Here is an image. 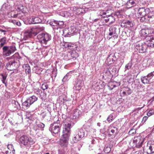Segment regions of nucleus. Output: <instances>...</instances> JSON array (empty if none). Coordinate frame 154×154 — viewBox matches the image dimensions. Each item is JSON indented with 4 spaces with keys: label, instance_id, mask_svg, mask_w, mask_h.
I'll return each mask as SVG.
<instances>
[{
    "label": "nucleus",
    "instance_id": "36",
    "mask_svg": "<svg viewBox=\"0 0 154 154\" xmlns=\"http://www.w3.org/2000/svg\"><path fill=\"white\" fill-rule=\"evenodd\" d=\"M82 139L76 134H75L73 137L72 141L74 143H76Z\"/></svg>",
    "mask_w": 154,
    "mask_h": 154
},
{
    "label": "nucleus",
    "instance_id": "1",
    "mask_svg": "<svg viewBox=\"0 0 154 154\" xmlns=\"http://www.w3.org/2000/svg\"><path fill=\"white\" fill-rule=\"evenodd\" d=\"M145 40L146 43H137L136 44L135 48L140 53H143L147 52L148 48L154 47V36L151 35L146 37Z\"/></svg>",
    "mask_w": 154,
    "mask_h": 154
},
{
    "label": "nucleus",
    "instance_id": "23",
    "mask_svg": "<svg viewBox=\"0 0 154 154\" xmlns=\"http://www.w3.org/2000/svg\"><path fill=\"white\" fill-rule=\"evenodd\" d=\"M75 134H76L81 139L85 136H86L87 134H85L84 130L82 128L78 129L76 130Z\"/></svg>",
    "mask_w": 154,
    "mask_h": 154
},
{
    "label": "nucleus",
    "instance_id": "27",
    "mask_svg": "<svg viewBox=\"0 0 154 154\" xmlns=\"http://www.w3.org/2000/svg\"><path fill=\"white\" fill-rule=\"evenodd\" d=\"M108 130L109 133L111 132V133L112 134L111 135H112L117 133L118 128L113 126V124H111L109 127Z\"/></svg>",
    "mask_w": 154,
    "mask_h": 154
},
{
    "label": "nucleus",
    "instance_id": "28",
    "mask_svg": "<svg viewBox=\"0 0 154 154\" xmlns=\"http://www.w3.org/2000/svg\"><path fill=\"white\" fill-rule=\"evenodd\" d=\"M108 69L113 76L114 75H116L117 74L118 72L117 69L114 66L110 67Z\"/></svg>",
    "mask_w": 154,
    "mask_h": 154
},
{
    "label": "nucleus",
    "instance_id": "46",
    "mask_svg": "<svg viewBox=\"0 0 154 154\" xmlns=\"http://www.w3.org/2000/svg\"><path fill=\"white\" fill-rule=\"evenodd\" d=\"M108 86L109 87V89L112 90L114 88L116 87V86L113 84V83L110 82L108 84Z\"/></svg>",
    "mask_w": 154,
    "mask_h": 154
},
{
    "label": "nucleus",
    "instance_id": "52",
    "mask_svg": "<svg viewBox=\"0 0 154 154\" xmlns=\"http://www.w3.org/2000/svg\"><path fill=\"white\" fill-rule=\"evenodd\" d=\"M50 113H48L45 114V116H46L45 119L48 121H50L51 119Z\"/></svg>",
    "mask_w": 154,
    "mask_h": 154
},
{
    "label": "nucleus",
    "instance_id": "14",
    "mask_svg": "<svg viewBox=\"0 0 154 154\" xmlns=\"http://www.w3.org/2000/svg\"><path fill=\"white\" fill-rule=\"evenodd\" d=\"M62 139L60 140V144L63 147H66L68 144L69 136L66 135H62Z\"/></svg>",
    "mask_w": 154,
    "mask_h": 154
},
{
    "label": "nucleus",
    "instance_id": "2",
    "mask_svg": "<svg viewBox=\"0 0 154 154\" xmlns=\"http://www.w3.org/2000/svg\"><path fill=\"white\" fill-rule=\"evenodd\" d=\"M27 11V8L22 5H20L17 6V9L15 10L8 12V16L9 17L17 18L20 19L24 15V14Z\"/></svg>",
    "mask_w": 154,
    "mask_h": 154
},
{
    "label": "nucleus",
    "instance_id": "53",
    "mask_svg": "<svg viewBox=\"0 0 154 154\" xmlns=\"http://www.w3.org/2000/svg\"><path fill=\"white\" fill-rule=\"evenodd\" d=\"M65 99L62 96H60L59 97V100L60 101V103H63L65 102Z\"/></svg>",
    "mask_w": 154,
    "mask_h": 154
},
{
    "label": "nucleus",
    "instance_id": "17",
    "mask_svg": "<svg viewBox=\"0 0 154 154\" xmlns=\"http://www.w3.org/2000/svg\"><path fill=\"white\" fill-rule=\"evenodd\" d=\"M150 11V10L148 8H139L137 13L139 16H144L148 15L147 14H149Z\"/></svg>",
    "mask_w": 154,
    "mask_h": 154
},
{
    "label": "nucleus",
    "instance_id": "47",
    "mask_svg": "<svg viewBox=\"0 0 154 154\" xmlns=\"http://www.w3.org/2000/svg\"><path fill=\"white\" fill-rule=\"evenodd\" d=\"M114 119L112 115H109L107 119V121L109 123L111 122Z\"/></svg>",
    "mask_w": 154,
    "mask_h": 154
},
{
    "label": "nucleus",
    "instance_id": "22",
    "mask_svg": "<svg viewBox=\"0 0 154 154\" xmlns=\"http://www.w3.org/2000/svg\"><path fill=\"white\" fill-rule=\"evenodd\" d=\"M37 33L34 32L32 30L31 31L26 32L24 35V39L26 40L29 38L32 37L33 35H35Z\"/></svg>",
    "mask_w": 154,
    "mask_h": 154
},
{
    "label": "nucleus",
    "instance_id": "32",
    "mask_svg": "<svg viewBox=\"0 0 154 154\" xmlns=\"http://www.w3.org/2000/svg\"><path fill=\"white\" fill-rule=\"evenodd\" d=\"M7 43V38L5 37H4L0 39V50L4 45Z\"/></svg>",
    "mask_w": 154,
    "mask_h": 154
},
{
    "label": "nucleus",
    "instance_id": "60",
    "mask_svg": "<svg viewBox=\"0 0 154 154\" xmlns=\"http://www.w3.org/2000/svg\"><path fill=\"white\" fill-rule=\"evenodd\" d=\"M106 14V13L105 12H100V15L102 17V18H103V16H105L104 15Z\"/></svg>",
    "mask_w": 154,
    "mask_h": 154
},
{
    "label": "nucleus",
    "instance_id": "64",
    "mask_svg": "<svg viewBox=\"0 0 154 154\" xmlns=\"http://www.w3.org/2000/svg\"><path fill=\"white\" fill-rule=\"evenodd\" d=\"M136 154H144V153L143 152L141 151H140L138 152H136Z\"/></svg>",
    "mask_w": 154,
    "mask_h": 154
},
{
    "label": "nucleus",
    "instance_id": "16",
    "mask_svg": "<svg viewBox=\"0 0 154 154\" xmlns=\"http://www.w3.org/2000/svg\"><path fill=\"white\" fill-rule=\"evenodd\" d=\"M73 11L74 13L77 15L84 14L86 12V10L84 8L76 7H73Z\"/></svg>",
    "mask_w": 154,
    "mask_h": 154
},
{
    "label": "nucleus",
    "instance_id": "54",
    "mask_svg": "<svg viewBox=\"0 0 154 154\" xmlns=\"http://www.w3.org/2000/svg\"><path fill=\"white\" fill-rule=\"evenodd\" d=\"M42 88L43 90H45L48 88V85L46 83H44L42 85Z\"/></svg>",
    "mask_w": 154,
    "mask_h": 154
},
{
    "label": "nucleus",
    "instance_id": "20",
    "mask_svg": "<svg viewBox=\"0 0 154 154\" xmlns=\"http://www.w3.org/2000/svg\"><path fill=\"white\" fill-rule=\"evenodd\" d=\"M83 84L82 80L77 79L73 87L74 89L76 90H80L83 86Z\"/></svg>",
    "mask_w": 154,
    "mask_h": 154
},
{
    "label": "nucleus",
    "instance_id": "62",
    "mask_svg": "<svg viewBox=\"0 0 154 154\" xmlns=\"http://www.w3.org/2000/svg\"><path fill=\"white\" fill-rule=\"evenodd\" d=\"M16 25L18 26H20L21 25V23L20 21H17Z\"/></svg>",
    "mask_w": 154,
    "mask_h": 154
},
{
    "label": "nucleus",
    "instance_id": "63",
    "mask_svg": "<svg viewBox=\"0 0 154 154\" xmlns=\"http://www.w3.org/2000/svg\"><path fill=\"white\" fill-rule=\"evenodd\" d=\"M149 111L150 112V113H151V114L152 115L154 114V110L152 109L150 110Z\"/></svg>",
    "mask_w": 154,
    "mask_h": 154
},
{
    "label": "nucleus",
    "instance_id": "30",
    "mask_svg": "<svg viewBox=\"0 0 154 154\" xmlns=\"http://www.w3.org/2000/svg\"><path fill=\"white\" fill-rule=\"evenodd\" d=\"M11 105L13 109L14 110H16L20 108V105L19 103L14 100L12 101Z\"/></svg>",
    "mask_w": 154,
    "mask_h": 154
},
{
    "label": "nucleus",
    "instance_id": "31",
    "mask_svg": "<svg viewBox=\"0 0 154 154\" xmlns=\"http://www.w3.org/2000/svg\"><path fill=\"white\" fill-rule=\"evenodd\" d=\"M23 68L25 70L26 73L29 74L31 73V68L28 64H24Z\"/></svg>",
    "mask_w": 154,
    "mask_h": 154
},
{
    "label": "nucleus",
    "instance_id": "24",
    "mask_svg": "<svg viewBox=\"0 0 154 154\" xmlns=\"http://www.w3.org/2000/svg\"><path fill=\"white\" fill-rule=\"evenodd\" d=\"M141 81L144 84H151L152 82V80H150L147 75L145 76H142L141 77Z\"/></svg>",
    "mask_w": 154,
    "mask_h": 154
},
{
    "label": "nucleus",
    "instance_id": "44",
    "mask_svg": "<svg viewBox=\"0 0 154 154\" xmlns=\"http://www.w3.org/2000/svg\"><path fill=\"white\" fill-rule=\"evenodd\" d=\"M7 75L5 73L1 74V76L2 77V81L3 83H5V81L7 77Z\"/></svg>",
    "mask_w": 154,
    "mask_h": 154
},
{
    "label": "nucleus",
    "instance_id": "12",
    "mask_svg": "<svg viewBox=\"0 0 154 154\" xmlns=\"http://www.w3.org/2000/svg\"><path fill=\"white\" fill-rule=\"evenodd\" d=\"M72 127L70 123H67L64 125L63 132V135H66L70 136V129Z\"/></svg>",
    "mask_w": 154,
    "mask_h": 154
},
{
    "label": "nucleus",
    "instance_id": "55",
    "mask_svg": "<svg viewBox=\"0 0 154 154\" xmlns=\"http://www.w3.org/2000/svg\"><path fill=\"white\" fill-rule=\"evenodd\" d=\"M4 123L2 120H0V129H2L4 128Z\"/></svg>",
    "mask_w": 154,
    "mask_h": 154
},
{
    "label": "nucleus",
    "instance_id": "26",
    "mask_svg": "<svg viewBox=\"0 0 154 154\" xmlns=\"http://www.w3.org/2000/svg\"><path fill=\"white\" fill-rule=\"evenodd\" d=\"M135 0H129L128 1L126 4L127 8H129L135 6L137 4V3L135 1Z\"/></svg>",
    "mask_w": 154,
    "mask_h": 154
},
{
    "label": "nucleus",
    "instance_id": "57",
    "mask_svg": "<svg viewBox=\"0 0 154 154\" xmlns=\"http://www.w3.org/2000/svg\"><path fill=\"white\" fill-rule=\"evenodd\" d=\"M148 118V117L147 116H144L143 118V120L142 121V123L143 124L147 120Z\"/></svg>",
    "mask_w": 154,
    "mask_h": 154
},
{
    "label": "nucleus",
    "instance_id": "5",
    "mask_svg": "<svg viewBox=\"0 0 154 154\" xmlns=\"http://www.w3.org/2000/svg\"><path fill=\"white\" fill-rule=\"evenodd\" d=\"M37 99V97L34 95L29 97L22 103V108L25 110L27 109Z\"/></svg>",
    "mask_w": 154,
    "mask_h": 154
},
{
    "label": "nucleus",
    "instance_id": "29",
    "mask_svg": "<svg viewBox=\"0 0 154 154\" xmlns=\"http://www.w3.org/2000/svg\"><path fill=\"white\" fill-rule=\"evenodd\" d=\"M21 58V57L20 56L18 52L16 53L13 55L11 57H8L7 58V59L9 60L10 59H15L17 60Z\"/></svg>",
    "mask_w": 154,
    "mask_h": 154
},
{
    "label": "nucleus",
    "instance_id": "50",
    "mask_svg": "<svg viewBox=\"0 0 154 154\" xmlns=\"http://www.w3.org/2000/svg\"><path fill=\"white\" fill-rule=\"evenodd\" d=\"M111 150L110 147L107 146L104 147V151L106 153H108L110 152Z\"/></svg>",
    "mask_w": 154,
    "mask_h": 154
},
{
    "label": "nucleus",
    "instance_id": "3",
    "mask_svg": "<svg viewBox=\"0 0 154 154\" xmlns=\"http://www.w3.org/2000/svg\"><path fill=\"white\" fill-rule=\"evenodd\" d=\"M16 50V46L14 45L5 46L2 48V55L3 57L9 56L14 53Z\"/></svg>",
    "mask_w": 154,
    "mask_h": 154
},
{
    "label": "nucleus",
    "instance_id": "41",
    "mask_svg": "<svg viewBox=\"0 0 154 154\" xmlns=\"http://www.w3.org/2000/svg\"><path fill=\"white\" fill-rule=\"evenodd\" d=\"M140 21L141 22H143L144 21H146L148 20V15H146L144 16H140Z\"/></svg>",
    "mask_w": 154,
    "mask_h": 154
},
{
    "label": "nucleus",
    "instance_id": "13",
    "mask_svg": "<svg viewBox=\"0 0 154 154\" xmlns=\"http://www.w3.org/2000/svg\"><path fill=\"white\" fill-rule=\"evenodd\" d=\"M75 28L74 27H70V28H65L63 30V35L65 37H69L70 35L75 32Z\"/></svg>",
    "mask_w": 154,
    "mask_h": 154
},
{
    "label": "nucleus",
    "instance_id": "40",
    "mask_svg": "<svg viewBox=\"0 0 154 154\" xmlns=\"http://www.w3.org/2000/svg\"><path fill=\"white\" fill-rule=\"evenodd\" d=\"M148 20L151 22L154 21V14H153L152 13H150L148 15Z\"/></svg>",
    "mask_w": 154,
    "mask_h": 154
},
{
    "label": "nucleus",
    "instance_id": "49",
    "mask_svg": "<svg viewBox=\"0 0 154 154\" xmlns=\"http://www.w3.org/2000/svg\"><path fill=\"white\" fill-rule=\"evenodd\" d=\"M147 75L150 80H152V78L154 76V71L149 73Z\"/></svg>",
    "mask_w": 154,
    "mask_h": 154
},
{
    "label": "nucleus",
    "instance_id": "58",
    "mask_svg": "<svg viewBox=\"0 0 154 154\" xmlns=\"http://www.w3.org/2000/svg\"><path fill=\"white\" fill-rule=\"evenodd\" d=\"M64 24V22L63 21H57V25L62 26Z\"/></svg>",
    "mask_w": 154,
    "mask_h": 154
},
{
    "label": "nucleus",
    "instance_id": "8",
    "mask_svg": "<svg viewBox=\"0 0 154 154\" xmlns=\"http://www.w3.org/2000/svg\"><path fill=\"white\" fill-rule=\"evenodd\" d=\"M37 37L41 43L46 45L47 42L51 40V36L48 33H42L38 34Z\"/></svg>",
    "mask_w": 154,
    "mask_h": 154
},
{
    "label": "nucleus",
    "instance_id": "35",
    "mask_svg": "<svg viewBox=\"0 0 154 154\" xmlns=\"http://www.w3.org/2000/svg\"><path fill=\"white\" fill-rule=\"evenodd\" d=\"M107 20H108L109 24H111L114 22L115 20V19L114 17L112 15H108V18Z\"/></svg>",
    "mask_w": 154,
    "mask_h": 154
},
{
    "label": "nucleus",
    "instance_id": "11",
    "mask_svg": "<svg viewBox=\"0 0 154 154\" xmlns=\"http://www.w3.org/2000/svg\"><path fill=\"white\" fill-rule=\"evenodd\" d=\"M144 139L140 136L135 137H134L133 143L136 147L137 148L141 147L144 142Z\"/></svg>",
    "mask_w": 154,
    "mask_h": 154
},
{
    "label": "nucleus",
    "instance_id": "42",
    "mask_svg": "<svg viewBox=\"0 0 154 154\" xmlns=\"http://www.w3.org/2000/svg\"><path fill=\"white\" fill-rule=\"evenodd\" d=\"M132 63L131 61L129 62L128 64H127L125 66V69H130L132 66Z\"/></svg>",
    "mask_w": 154,
    "mask_h": 154
},
{
    "label": "nucleus",
    "instance_id": "39",
    "mask_svg": "<svg viewBox=\"0 0 154 154\" xmlns=\"http://www.w3.org/2000/svg\"><path fill=\"white\" fill-rule=\"evenodd\" d=\"M134 76L131 75H129L127 77V79L129 83L132 82L134 81Z\"/></svg>",
    "mask_w": 154,
    "mask_h": 154
},
{
    "label": "nucleus",
    "instance_id": "18",
    "mask_svg": "<svg viewBox=\"0 0 154 154\" xmlns=\"http://www.w3.org/2000/svg\"><path fill=\"white\" fill-rule=\"evenodd\" d=\"M132 92L131 89L128 87H126L121 91L120 94L121 96L123 97L130 94Z\"/></svg>",
    "mask_w": 154,
    "mask_h": 154
},
{
    "label": "nucleus",
    "instance_id": "10",
    "mask_svg": "<svg viewBox=\"0 0 154 154\" xmlns=\"http://www.w3.org/2000/svg\"><path fill=\"white\" fill-rule=\"evenodd\" d=\"M61 45L64 48H67L72 51L75 50L78 48L76 44L63 42L61 43Z\"/></svg>",
    "mask_w": 154,
    "mask_h": 154
},
{
    "label": "nucleus",
    "instance_id": "61",
    "mask_svg": "<svg viewBox=\"0 0 154 154\" xmlns=\"http://www.w3.org/2000/svg\"><path fill=\"white\" fill-rule=\"evenodd\" d=\"M17 20H10V22L13 23L14 24H16V22H17Z\"/></svg>",
    "mask_w": 154,
    "mask_h": 154
},
{
    "label": "nucleus",
    "instance_id": "34",
    "mask_svg": "<svg viewBox=\"0 0 154 154\" xmlns=\"http://www.w3.org/2000/svg\"><path fill=\"white\" fill-rule=\"evenodd\" d=\"M72 59L75 60L79 57L78 54L75 51H71L69 52Z\"/></svg>",
    "mask_w": 154,
    "mask_h": 154
},
{
    "label": "nucleus",
    "instance_id": "25",
    "mask_svg": "<svg viewBox=\"0 0 154 154\" xmlns=\"http://www.w3.org/2000/svg\"><path fill=\"white\" fill-rule=\"evenodd\" d=\"M116 28L115 26H112L109 29V36H111V37H109V36H108L107 38H109V39L111 38L112 37V35L116 34Z\"/></svg>",
    "mask_w": 154,
    "mask_h": 154
},
{
    "label": "nucleus",
    "instance_id": "21",
    "mask_svg": "<svg viewBox=\"0 0 154 154\" xmlns=\"http://www.w3.org/2000/svg\"><path fill=\"white\" fill-rule=\"evenodd\" d=\"M116 57L114 54L109 55L107 58L106 62L108 64H111L114 63L116 60Z\"/></svg>",
    "mask_w": 154,
    "mask_h": 154
},
{
    "label": "nucleus",
    "instance_id": "33",
    "mask_svg": "<svg viewBox=\"0 0 154 154\" xmlns=\"http://www.w3.org/2000/svg\"><path fill=\"white\" fill-rule=\"evenodd\" d=\"M11 7L8 4H4L3 5L2 7V9L5 11H10L11 8Z\"/></svg>",
    "mask_w": 154,
    "mask_h": 154
},
{
    "label": "nucleus",
    "instance_id": "56",
    "mask_svg": "<svg viewBox=\"0 0 154 154\" xmlns=\"http://www.w3.org/2000/svg\"><path fill=\"white\" fill-rule=\"evenodd\" d=\"M38 126L39 128H44L45 125L44 124L42 123H40L38 124Z\"/></svg>",
    "mask_w": 154,
    "mask_h": 154
},
{
    "label": "nucleus",
    "instance_id": "59",
    "mask_svg": "<svg viewBox=\"0 0 154 154\" xmlns=\"http://www.w3.org/2000/svg\"><path fill=\"white\" fill-rule=\"evenodd\" d=\"M106 23H108V20H106L108 18V15H106V16H103V18Z\"/></svg>",
    "mask_w": 154,
    "mask_h": 154
},
{
    "label": "nucleus",
    "instance_id": "4",
    "mask_svg": "<svg viewBox=\"0 0 154 154\" xmlns=\"http://www.w3.org/2000/svg\"><path fill=\"white\" fill-rule=\"evenodd\" d=\"M60 119L58 118L56 122L51 124L49 130L52 133L57 134L60 131L62 124Z\"/></svg>",
    "mask_w": 154,
    "mask_h": 154
},
{
    "label": "nucleus",
    "instance_id": "38",
    "mask_svg": "<svg viewBox=\"0 0 154 154\" xmlns=\"http://www.w3.org/2000/svg\"><path fill=\"white\" fill-rule=\"evenodd\" d=\"M49 23L51 26H57V21L54 19H51L48 21Z\"/></svg>",
    "mask_w": 154,
    "mask_h": 154
},
{
    "label": "nucleus",
    "instance_id": "51",
    "mask_svg": "<svg viewBox=\"0 0 154 154\" xmlns=\"http://www.w3.org/2000/svg\"><path fill=\"white\" fill-rule=\"evenodd\" d=\"M123 23L124 24H126L127 26L128 25L130 26V27L132 26L133 25V24L132 23L129 21H124L123 22Z\"/></svg>",
    "mask_w": 154,
    "mask_h": 154
},
{
    "label": "nucleus",
    "instance_id": "9",
    "mask_svg": "<svg viewBox=\"0 0 154 154\" xmlns=\"http://www.w3.org/2000/svg\"><path fill=\"white\" fill-rule=\"evenodd\" d=\"M29 21L31 23L33 24H36L39 23H44L45 20L42 16H39L35 17V16H32L30 17Z\"/></svg>",
    "mask_w": 154,
    "mask_h": 154
},
{
    "label": "nucleus",
    "instance_id": "45",
    "mask_svg": "<svg viewBox=\"0 0 154 154\" xmlns=\"http://www.w3.org/2000/svg\"><path fill=\"white\" fill-rule=\"evenodd\" d=\"M125 33H126L128 37H133V32L130 30H129L127 32H125Z\"/></svg>",
    "mask_w": 154,
    "mask_h": 154
},
{
    "label": "nucleus",
    "instance_id": "7",
    "mask_svg": "<svg viewBox=\"0 0 154 154\" xmlns=\"http://www.w3.org/2000/svg\"><path fill=\"white\" fill-rule=\"evenodd\" d=\"M20 143L25 146H29L33 144L35 141L32 138L26 135L21 136L20 138Z\"/></svg>",
    "mask_w": 154,
    "mask_h": 154
},
{
    "label": "nucleus",
    "instance_id": "19",
    "mask_svg": "<svg viewBox=\"0 0 154 154\" xmlns=\"http://www.w3.org/2000/svg\"><path fill=\"white\" fill-rule=\"evenodd\" d=\"M81 114L82 112L80 110L76 109L73 110L71 117L73 119H78L81 116Z\"/></svg>",
    "mask_w": 154,
    "mask_h": 154
},
{
    "label": "nucleus",
    "instance_id": "37",
    "mask_svg": "<svg viewBox=\"0 0 154 154\" xmlns=\"http://www.w3.org/2000/svg\"><path fill=\"white\" fill-rule=\"evenodd\" d=\"M109 72H110L109 70L108 69L104 72V75L106 78L107 79H111L112 78L113 76Z\"/></svg>",
    "mask_w": 154,
    "mask_h": 154
},
{
    "label": "nucleus",
    "instance_id": "15",
    "mask_svg": "<svg viewBox=\"0 0 154 154\" xmlns=\"http://www.w3.org/2000/svg\"><path fill=\"white\" fill-rule=\"evenodd\" d=\"M146 147L147 154H152L154 153V141H148Z\"/></svg>",
    "mask_w": 154,
    "mask_h": 154
},
{
    "label": "nucleus",
    "instance_id": "48",
    "mask_svg": "<svg viewBox=\"0 0 154 154\" xmlns=\"http://www.w3.org/2000/svg\"><path fill=\"white\" fill-rule=\"evenodd\" d=\"M8 148L13 153L15 152V150L14 148V146L12 144H8L7 146Z\"/></svg>",
    "mask_w": 154,
    "mask_h": 154
},
{
    "label": "nucleus",
    "instance_id": "6",
    "mask_svg": "<svg viewBox=\"0 0 154 154\" xmlns=\"http://www.w3.org/2000/svg\"><path fill=\"white\" fill-rule=\"evenodd\" d=\"M20 63L19 60H12L7 63L6 68L8 70L10 71L15 70L19 66Z\"/></svg>",
    "mask_w": 154,
    "mask_h": 154
},
{
    "label": "nucleus",
    "instance_id": "43",
    "mask_svg": "<svg viewBox=\"0 0 154 154\" xmlns=\"http://www.w3.org/2000/svg\"><path fill=\"white\" fill-rule=\"evenodd\" d=\"M70 78V75L69 73H68L62 79V81L63 82L67 81L69 78Z\"/></svg>",
    "mask_w": 154,
    "mask_h": 154
}]
</instances>
